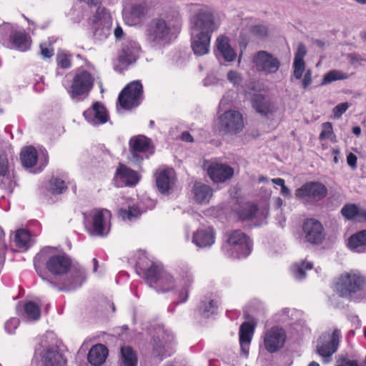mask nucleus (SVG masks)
<instances>
[{
	"instance_id": "nucleus-1",
	"label": "nucleus",
	"mask_w": 366,
	"mask_h": 366,
	"mask_svg": "<svg viewBox=\"0 0 366 366\" xmlns=\"http://www.w3.org/2000/svg\"><path fill=\"white\" fill-rule=\"evenodd\" d=\"M45 262L46 269L55 277H61L69 272V277L64 280L59 290L70 291L81 286L85 279V272L82 269H71V259L64 252L57 251L54 247H46L42 249L34 257V267L39 275L46 280L39 262Z\"/></svg>"
},
{
	"instance_id": "nucleus-2",
	"label": "nucleus",
	"mask_w": 366,
	"mask_h": 366,
	"mask_svg": "<svg viewBox=\"0 0 366 366\" xmlns=\"http://www.w3.org/2000/svg\"><path fill=\"white\" fill-rule=\"evenodd\" d=\"M141 269L146 282L157 292H168L177 288L175 279L161 264L152 262L148 268Z\"/></svg>"
},
{
	"instance_id": "nucleus-3",
	"label": "nucleus",
	"mask_w": 366,
	"mask_h": 366,
	"mask_svg": "<svg viewBox=\"0 0 366 366\" xmlns=\"http://www.w3.org/2000/svg\"><path fill=\"white\" fill-rule=\"evenodd\" d=\"M226 241L222 246L225 255L234 258L247 257L252 252V242L241 230L237 229L225 234Z\"/></svg>"
},
{
	"instance_id": "nucleus-4",
	"label": "nucleus",
	"mask_w": 366,
	"mask_h": 366,
	"mask_svg": "<svg viewBox=\"0 0 366 366\" xmlns=\"http://www.w3.org/2000/svg\"><path fill=\"white\" fill-rule=\"evenodd\" d=\"M95 78L89 71L79 68L77 69L71 80V85L67 89V92L75 102L83 101L86 98L94 87Z\"/></svg>"
},
{
	"instance_id": "nucleus-5",
	"label": "nucleus",
	"mask_w": 366,
	"mask_h": 366,
	"mask_svg": "<svg viewBox=\"0 0 366 366\" xmlns=\"http://www.w3.org/2000/svg\"><path fill=\"white\" fill-rule=\"evenodd\" d=\"M112 214L107 209H93L84 214L86 230L92 236L105 237L110 231L109 220Z\"/></svg>"
},
{
	"instance_id": "nucleus-6",
	"label": "nucleus",
	"mask_w": 366,
	"mask_h": 366,
	"mask_svg": "<svg viewBox=\"0 0 366 366\" xmlns=\"http://www.w3.org/2000/svg\"><path fill=\"white\" fill-rule=\"evenodd\" d=\"M364 282V278L358 271L345 272L338 278L334 290L340 297L350 299L362 289Z\"/></svg>"
},
{
	"instance_id": "nucleus-7",
	"label": "nucleus",
	"mask_w": 366,
	"mask_h": 366,
	"mask_svg": "<svg viewBox=\"0 0 366 366\" xmlns=\"http://www.w3.org/2000/svg\"><path fill=\"white\" fill-rule=\"evenodd\" d=\"M143 99V86L140 81L135 80L128 84L120 92L118 103L122 109H130L138 107Z\"/></svg>"
},
{
	"instance_id": "nucleus-8",
	"label": "nucleus",
	"mask_w": 366,
	"mask_h": 366,
	"mask_svg": "<svg viewBox=\"0 0 366 366\" xmlns=\"http://www.w3.org/2000/svg\"><path fill=\"white\" fill-rule=\"evenodd\" d=\"M171 31V27L162 18L151 20L147 26L145 37L150 44H160L165 41Z\"/></svg>"
},
{
	"instance_id": "nucleus-9",
	"label": "nucleus",
	"mask_w": 366,
	"mask_h": 366,
	"mask_svg": "<svg viewBox=\"0 0 366 366\" xmlns=\"http://www.w3.org/2000/svg\"><path fill=\"white\" fill-rule=\"evenodd\" d=\"M340 337L341 332L338 329H335L331 333L325 332L320 337L317 350L318 354L325 358V362H329L332 355L337 351Z\"/></svg>"
},
{
	"instance_id": "nucleus-10",
	"label": "nucleus",
	"mask_w": 366,
	"mask_h": 366,
	"mask_svg": "<svg viewBox=\"0 0 366 366\" xmlns=\"http://www.w3.org/2000/svg\"><path fill=\"white\" fill-rule=\"evenodd\" d=\"M40 156L41 157H39L37 151L34 147L29 146L21 150L20 159L25 168H32L39 164L38 167L34 171V173H37L42 171L49 161V155L45 149L41 150Z\"/></svg>"
},
{
	"instance_id": "nucleus-11",
	"label": "nucleus",
	"mask_w": 366,
	"mask_h": 366,
	"mask_svg": "<svg viewBox=\"0 0 366 366\" xmlns=\"http://www.w3.org/2000/svg\"><path fill=\"white\" fill-rule=\"evenodd\" d=\"M327 193V189L323 184L311 182L297 189L295 195L297 199L305 202H315L322 199Z\"/></svg>"
},
{
	"instance_id": "nucleus-12",
	"label": "nucleus",
	"mask_w": 366,
	"mask_h": 366,
	"mask_svg": "<svg viewBox=\"0 0 366 366\" xmlns=\"http://www.w3.org/2000/svg\"><path fill=\"white\" fill-rule=\"evenodd\" d=\"M157 333V336L153 337V355L162 360L172 355L169 346L174 342V337L172 332L164 328H159Z\"/></svg>"
},
{
	"instance_id": "nucleus-13",
	"label": "nucleus",
	"mask_w": 366,
	"mask_h": 366,
	"mask_svg": "<svg viewBox=\"0 0 366 366\" xmlns=\"http://www.w3.org/2000/svg\"><path fill=\"white\" fill-rule=\"evenodd\" d=\"M190 24V29L214 31V16L208 7L202 6L192 16Z\"/></svg>"
},
{
	"instance_id": "nucleus-14",
	"label": "nucleus",
	"mask_w": 366,
	"mask_h": 366,
	"mask_svg": "<svg viewBox=\"0 0 366 366\" xmlns=\"http://www.w3.org/2000/svg\"><path fill=\"white\" fill-rule=\"evenodd\" d=\"M286 341L285 330L279 327H272L264 334V346L269 353H274L283 347Z\"/></svg>"
},
{
	"instance_id": "nucleus-15",
	"label": "nucleus",
	"mask_w": 366,
	"mask_h": 366,
	"mask_svg": "<svg viewBox=\"0 0 366 366\" xmlns=\"http://www.w3.org/2000/svg\"><path fill=\"white\" fill-rule=\"evenodd\" d=\"M219 126L225 132H239L244 127L242 116L237 111H227L219 117Z\"/></svg>"
},
{
	"instance_id": "nucleus-16",
	"label": "nucleus",
	"mask_w": 366,
	"mask_h": 366,
	"mask_svg": "<svg viewBox=\"0 0 366 366\" xmlns=\"http://www.w3.org/2000/svg\"><path fill=\"white\" fill-rule=\"evenodd\" d=\"M141 47H122L114 62V69L119 72L127 69L139 58Z\"/></svg>"
},
{
	"instance_id": "nucleus-17",
	"label": "nucleus",
	"mask_w": 366,
	"mask_h": 366,
	"mask_svg": "<svg viewBox=\"0 0 366 366\" xmlns=\"http://www.w3.org/2000/svg\"><path fill=\"white\" fill-rule=\"evenodd\" d=\"M204 167L214 182H224L234 175L233 168L226 164L209 162L204 164Z\"/></svg>"
},
{
	"instance_id": "nucleus-18",
	"label": "nucleus",
	"mask_w": 366,
	"mask_h": 366,
	"mask_svg": "<svg viewBox=\"0 0 366 366\" xmlns=\"http://www.w3.org/2000/svg\"><path fill=\"white\" fill-rule=\"evenodd\" d=\"M129 149L132 155L130 160L139 163L144 159L142 154L151 149L150 139L142 135L133 137L129 140Z\"/></svg>"
},
{
	"instance_id": "nucleus-19",
	"label": "nucleus",
	"mask_w": 366,
	"mask_h": 366,
	"mask_svg": "<svg viewBox=\"0 0 366 366\" xmlns=\"http://www.w3.org/2000/svg\"><path fill=\"white\" fill-rule=\"evenodd\" d=\"M147 8L142 4H134L126 6L123 11V19L128 26H137L142 23L147 14Z\"/></svg>"
},
{
	"instance_id": "nucleus-20",
	"label": "nucleus",
	"mask_w": 366,
	"mask_h": 366,
	"mask_svg": "<svg viewBox=\"0 0 366 366\" xmlns=\"http://www.w3.org/2000/svg\"><path fill=\"white\" fill-rule=\"evenodd\" d=\"M257 69L266 74L275 73L280 66V61L272 54L261 51L254 57Z\"/></svg>"
},
{
	"instance_id": "nucleus-21",
	"label": "nucleus",
	"mask_w": 366,
	"mask_h": 366,
	"mask_svg": "<svg viewBox=\"0 0 366 366\" xmlns=\"http://www.w3.org/2000/svg\"><path fill=\"white\" fill-rule=\"evenodd\" d=\"M139 181V177L137 172L122 164H120L117 167L114 177V182L116 187L134 186Z\"/></svg>"
},
{
	"instance_id": "nucleus-22",
	"label": "nucleus",
	"mask_w": 366,
	"mask_h": 366,
	"mask_svg": "<svg viewBox=\"0 0 366 366\" xmlns=\"http://www.w3.org/2000/svg\"><path fill=\"white\" fill-rule=\"evenodd\" d=\"M305 238L307 242L313 244H320L323 239V227L321 223L314 219H307L302 227Z\"/></svg>"
},
{
	"instance_id": "nucleus-23",
	"label": "nucleus",
	"mask_w": 366,
	"mask_h": 366,
	"mask_svg": "<svg viewBox=\"0 0 366 366\" xmlns=\"http://www.w3.org/2000/svg\"><path fill=\"white\" fill-rule=\"evenodd\" d=\"M85 119L93 125L102 124L107 122L109 115L105 107L97 102L84 112Z\"/></svg>"
},
{
	"instance_id": "nucleus-24",
	"label": "nucleus",
	"mask_w": 366,
	"mask_h": 366,
	"mask_svg": "<svg viewBox=\"0 0 366 366\" xmlns=\"http://www.w3.org/2000/svg\"><path fill=\"white\" fill-rule=\"evenodd\" d=\"M155 175L158 190L162 194L169 193L175 182L174 170L172 169H159Z\"/></svg>"
},
{
	"instance_id": "nucleus-25",
	"label": "nucleus",
	"mask_w": 366,
	"mask_h": 366,
	"mask_svg": "<svg viewBox=\"0 0 366 366\" xmlns=\"http://www.w3.org/2000/svg\"><path fill=\"white\" fill-rule=\"evenodd\" d=\"M214 242V232L211 227L199 229L193 234L192 242L198 247H209Z\"/></svg>"
},
{
	"instance_id": "nucleus-26",
	"label": "nucleus",
	"mask_w": 366,
	"mask_h": 366,
	"mask_svg": "<svg viewBox=\"0 0 366 366\" xmlns=\"http://www.w3.org/2000/svg\"><path fill=\"white\" fill-rule=\"evenodd\" d=\"M42 366H65L66 360L57 347H50L41 354Z\"/></svg>"
},
{
	"instance_id": "nucleus-27",
	"label": "nucleus",
	"mask_w": 366,
	"mask_h": 366,
	"mask_svg": "<svg viewBox=\"0 0 366 366\" xmlns=\"http://www.w3.org/2000/svg\"><path fill=\"white\" fill-rule=\"evenodd\" d=\"M255 322H244L239 328V344L242 353L247 356L249 353V345L254 333Z\"/></svg>"
},
{
	"instance_id": "nucleus-28",
	"label": "nucleus",
	"mask_w": 366,
	"mask_h": 366,
	"mask_svg": "<svg viewBox=\"0 0 366 366\" xmlns=\"http://www.w3.org/2000/svg\"><path fill=\"white\" fill-rule=\"evenodd\" d=\"M194 274L190 268L185 267L179 272V284L182 287L179 292V297L181 302L187 301L189 295V288L194 282Z\"/></svg>"
},
{
	"instance_id": "nucleus-29",
	"label": "nucleus",
	"mask_w": 366,
	"mask_h": 366,
	"mask_svg": "<svg viewBox=\"0 0 366 366\" xmlns=\"http://www.w3.org/2000/svg\"><path fill=\"white\" fill-rule=\"evenodd\" d=\"M107 355V348L102 344H97L94 345L89 351L87 360L91 365L100 366L105 362Z\"/></svg>"
},
{
	"instance_id": "nucleus-30",
	"label": "nucleus",
	"mask_w": 366,
	"mask_h": 366,
	"mask_svg": "<svg viewBox=\"0 0 366 366\" xmlns=\"http://www.w3.org/2000/svg\"><path fill=\"white\" fill-rule=\"evenodd\" d=\"M218 303L219 300L216 296L213 295L205 296L199 302V312L204 317H209L216 313Z\"/></svg>"
},
{
	"instance_id": "nucleus-31",
	"label": "nucleus",
	"mask_w": 366,
	"mask_h": 366,
	"mask_svg": "<svg viewBox=\"0 0 366 366\" xmlns=\"http://www.w3.org/2000/svg\"><path fill=\"white\" fill-rule=\"evenodd\" d=\"M194 199L199 204H207L212 195V188L202 183L196 182L193 187Z\"/></svg>"
},
{
	"instance_id": "nucleus-32",
	"label": "nucleus",
	"mask_w": 366,
	"mask_h": 366,
	"mask_svg": "<svg viewBox=\"0 0 366 366\" xmlns=\"http://www.w3.org/2000/svg\"><path fill=\"white\" fill-rule=\"evenodd\" d=\"M252 104L257 112L262 115L272 113L274 109V105L261 94L254 96Z\"/></svg>"
},
{
	"instance_id": "nucleus-33",
	"label": "nucleus",
	"mask_w": 366,
	"mask_h": 366,
	"mask_svg": "<svg viewBox=\"0 0 366 366\" xmlns=\"http://www.w3.org/2000/svg\"><path fill=\"white\" fill-rule=\"evenodd\" d=\"M347 246L353 252H365V247L366 246V230L360 231L352 235L348 239Z\"/></svg>"
},
{
	"instance_id": "nucleus-34",
	"label": "nucleus",
	"mask_w": 366,
	"mask_h": 366,
	"mask_svg": "<svg viewBox=\"0 0 366 366\" xmlns=\"http://www.w3.org/2000/svg\"><path fill=\"white\" fill-rule=\"evenodd\" d=\"M306 53L305 47H298L295 54L293 62V74L297 79H300L302 76L303 72L305 70L304 56Z\"/></svg>"
},
{
	"instance_id": "nucleus-35",
	"label": "nucleus",
	"mask_w": 366,
	"mask_h": 366,
	"mask_svg": "<svg viewBox=\"0 0 366 366\" xmlns=\"http://www.w3.org/2000/svg\"><path fill=\"white\" fill-rule=\"evenodd\" d=\"M213 31L191 29L192 46H209Z\"/></svg>"
},
{
	"instance_id": "nucleus-36",
	"label": "nucleus",
	"mask_w": 366,
	"mask_h": 366,
	"mask_svg": "<svg viewBox=\"0 0 366 366\" xmlns=\"http://www.w3.org/2000/svg\"><path fill=\"white\" fill-rule=\"evenodd\" d=\"M91 21L94 26H104V22L109 21V25L112 24V16L105 7L99 6L95 14L92 17Z\"/></svg>"
},
{
	"instance_id": "nucleus-37",
	"label": "nucleus",
	"mask_w": 366,
	"mask_h": 366,
	"mask_svg": "<svg viewBox=\"0 0 366 366\" xmlns=\"http://www.w3.org/2000/svg\"><path fill=\"white\" fill-rule=\"evenodd\" d=\"M238 216L242 220H251L257 217L259 212L257 207L252 203L244 204L239 209Z\"/></svg>"
},
{
	"instance_id": "nucleus-38",
	"label": "nucleus",
	"mask_w": 366,
	"mask_h": 366,
	"mask_svg": "<svg viewBox=\"0 0 366 366\" xmlns=\"http://www.w3.org/2000/svg\"><path fill=\"white\" fill-rule=\"evenodd\" d=\"M121 359L124 366H137V353L129 346H124L121 348Z\"/></svg>"
},
{
	"instance_id": "nucleus-39",
	"label": "nucleus",
	"mask_w": 366,
	"mask_h": 366,
	"mask_svg": "<svg viewBox=\"0 0 366 366\" xmlns=\"http://www.w3.org/2000/svg\"><path fill=\"white\" fill-rule=\"evenodd\" d=\"M350 74L341 70L332 69L326 73L322 80V84H329L335 81L347 79Z\"/></svg>"
},
{
	"instance_id": "nucleus-40",
	"label": "nucleus",
	"mask_w": 366,
	"mask_h": 366,
	"mask_svg": "<svg viewBox=\"0 0 366 366\" xmlns=\"http://www.w3.org/2000/svg\"><path fill=\"white\" fill-rule=\"evenodd\" d=\"M14 242L16 246L20 249H27L31 245V235L29 232L24 229H19L16 231Z\"/></svg>"
},
{
	"instance_id": "nucleus-41",
	"label": "nucleus",
	"mask_w": 366,
	"mask_h": 366,
	"mask_svg": "<svg viewBox=\"0 0 366 366\" xmlns=\"http://www.w3.org/2000/svg\"><path fill=\"white\" fill-rule=\"evenodd\" d=\"M312 263L306 261L295 263L292 268L294 277L297 280H303L305 277V272L312 269Z\"/></svg>"
},
{
	"instance_id": "nucleus-42",
	"label": "nucleus",
	"mask_w": 366,
	"mask_h": 366,
	"mask_svg": "<svg viewBox=\"0 0 366 366\" xmlns=\"http://www.w3.org/2000/svg\"><path fill=\"white\" fill-rule=\"evenodd\" d=\"M142 212L143 211L139 207V206L132 205L129 206L128 209H120L119 214L124 220L133 222L138 218Z\"/></svg>"
},
{
	"instance_id": "nucleus-43",
	"label": "nucleus",
	"mask_w": 366,
	"mask_h": 366,
	"mask_svg": "<svg viewBox=\"0 0 366 366\" xmlns=\"http://www.w3.org/2000/svg\"><path fill=\"white\" fill-rule=\"evenodd\" d=\"M11 42L15 46H26L31 43L30 36L24 31H13L10 34Z\"/></svg>"
},
{
	"instance_id": "nucleus-44",
	"label": "nucleus",
	"mask_w": 366,
	"mask_h": 366,
	"mask_svg": "<svg viewBox=\"0 0 366 366\" xmlns=\"http://www.w3.org/2000/svg\"><path fill=\"white\" fill-rule=\"evenodd\" d=\"M214 54L219 59L222 58L227 61H232L237 57V52L233 47H217Z\"/></svg>"
},
{
	"instance_id": "nucleus-45",
	"label": "nucleus",
	"mask_w": 366,
	"mask_h": 366,
	"mask_svg": "<svg viewBox=\"0 0 366 366\" xmlns=\"http://www.w3.org/2000/svg\"><path fill=\"white\" fill-rule=\"evenodd\" d=\"M24 311L29 319L37 320L40 318L41 310L34 302H28L24 305Z\"/></svg>"
},
{
	"instance_id": "nucleus-46",
	"label": "nucleus",
	"mask_w": 366,
	"mask_h": 366,
	"mask_svg": "<svg viewBox=\"0 0 366 366\" xmlns=\"http://www.w3.org/2000/svg\"><path fill=\"white\" fill-rule=\"evenodd\" d=\"M57 65L61 69H69L71 67V55L64 50H60L56 54Z\"/></svg>"
},
{
	"instance_id": "nucleus-47",
	"label": "nucleus",
	"mask_w": 366,
	"mask_h": 366,
	"mask_svg": "<svg viewBox=\"0 0 366 366\" xmlns=\"http://www.w3.org/2000/svg\"><path fill=\"white\" fill-rule=\"evenodd\" d=\"M66 188L64 182L57 177H52L49 181V189L52 194H62Z\"/></svg>"
},
{
	"instance_id": "nucleus-48",
	"label": "nucleus",
	"mask_w": 366,
	"mask_h": 366,
	"mask_svg": "<svg viewBox=\"0 0 366 366\" xmlns=\"http://www.w3.org/2000/svg\"><path fill=\"white\" fill-rule=\"evenodd\" d=\"M249 32L258 39H264L269 36V28L264 24L252 25L249 29Z\"/></svg>"
},
{
	"instance_id": "nucleus-49",
	"label": "nucleus",
	"mask_w": 366,
	"mask_h": 366,
	"mask_svg": "<svg viewBox=\"0 0 366 366\" xmlns=\"http://www.w3.org/2000/svg\"><path fill=\"white\" fill-rule=\"evenodd\" d=\"M360 209L355 204H345L341 209L342 214L347 219L358 218Z\"/></svg>"
},
{
	"instance_id": "nucleus-50",
	"label": "nucleus",
	"mask_w": 366,
	"mask_h": 366,
	"mask_svg": "<svg viewBox=\"0 0 366 366\" xmlns=\"http://www.w3.org/2000/svg\"><path fill=\"white\" fill-rule=\"evenodd\" d=\"M94 36L96 39L102 40L106 39L109 34L111 31L112 25H109V23H107V21L104 22V26H94Z\"/></svg>"
},
{
	"instance_id": "nucleus-51",
	"label": "nucleus",
	"mask_w": 366,
	"mask_h": 366,
	"mask_svg": "<svg viewBox=\"0 0 366 366\" xmlns=\"http://www.w3.org/2000/svg\"><path fill=\"white\" fill-rule=\"evenodd\" d=\"M8 159L4 152L0 151V177L9 178Z\"/></svg>"
},
{
	"instance_id": "nucleus-52",
	"label": "nucleus",
	"mask_w": 366,
	"mask_h": 366,
	"mask_svg": "<svg viewBox=\"0 0 366 366\" xmlns=\"http://www.w3.org/2000/svg\"><path fill=\"white\" fill-rule=\"evenodd\" d=\"M272 182L281 187L280 193L282 196L287 198L292 197L291 190L285 184V180L282 178H274L271 179Z\"/></svg>"
},
{
	"instance_id": "nucleus-53",
	"label": "nucleus",
	"mask_w": 366,
	"mask_h": 366,
	"mask_svg": "<svg viewBox=\"0 0 366 366\" xmlns=\"http://www.w3.org/2000/svg\"><path fill=\"white\" fill-rule=\"evenodd\" d=\"M322 130L320 134V139H330L333 134L332 125L330 122H325L322 125Z\"/></svg>"
},
{
	"instance_id": "nucleus-54",
	"label": "nucleus",
	"mask_w": 366,
	"mask_h": 366,
	"mask_svg": "<svg viewBox=\"0 0 366 366\" xmlns=\"http://www.w3.org/2000/svg\"><path fill=\"white\" fill-rule=\"evenodd\" d=\"M350 107V104L347 102H344L337 104L333 108L332 112L335 119H339Z\"/></svg>"
},
{
	"instance_id": "nucleus-55",
	"label": "nucleus",
	"mask_w": 366,
	"mask_h": 366,
	"mask_svg": "<svg viewBox=\"0 0 366 366\" xmlns=\"http://www.w3.org/2000/svg\"><path fill=\"white\" fill-rule=\"evenodd\" d=\"M19 325V320L16 317H12L6 321L4 327L7 333L13 334Z\"/></svg>"
},
{
	"instance_id": "nucleus-56",
	"label": "nucleus",
	"mask_w": 366,
	"mask_h": 366,
	"mask_svg": "<svg viewBox=\"0 0 366 366\" xmlns=\"http://www.w3.org/2000/svg\"><path fill=\"white\" fill-rule=\"evenodd\" d=\"M227 79L234 85H239L242 81L241 75L237 71L232 70L227 73Z\"/></svg>"
},
{
	"instance_id": "nucleus-57",
	"label": "nucleus",
	"mask_w": 366,
	"mask_h": 366,
	"mask_svg": "<svg viewBox=\"0 0 366 366\" xmlns=\"http://www.w3.org/2000/svg\"><path fill=\"white\" fill-rule=\"evenodd\" d=\"M336 366H359L355 360H350L346 357H341L336 361Z\"/></svg>"
},
{
	"instance_id": "nucleus-58",
	"label": "nucleus",
	"mask_w": 366,
	"mask_h": 366,
	"mask_svg": "<svg viewBox=\"0 0 366 366\" xmlns=\"http://www.w3.org/2000/svg\"><path fill=\"white\" fill-rule=\"evenodd\" d=\"M312 83V71L310 69H307L304 75L302 84L304 88H307Z\"/></svg>"
},
{
	"instance_id": "nucleus-59",
	"label": "nucleus",
	"mask_w": 366,
	"mask_h": 366,
	"mask_svg": "<svg viewBox=\"0 0 366 366\" xmlns=\"http://www.w3.org/2000/svg\"><path fill=\"white\" fill-rule=\"evenodd\" d=\"M194 54L200 56L209 53V47H190Z\"/></svg>"
},
{
	"instance_id": "nucleus-60",
	"label": "nucleus",
	"mask_w": 366,
	"mask_h": 366,
	"mask_svg": "<svg viewBox=\"0 0 366 366\" xmlns=\"http://www.w3.org/2000/svg\"><path fill=\"white\" fill-rule=\"evenodd\" d=\"M229 39L225 35H219L216 40V46H229Z\"/></svg>"
},
{
	"instance_id": "nucleus-61",
	"label": "nucleus",
	"mask_w": 366,
	"mask_h": 366,
	"mask_svg": "<svg viewBox=\"0 0 366 366\" xmlns=\"http://www.w3.org/2000/svg\"><path fill=\"white\" fill-rule=\"evenodd\" d=\"M54 54V49L52 47H41V55L43 58H50Z\"/></svg>"
},
{
	"instance_id": "nucleus-62",
	"label": "nucleus",
	"mask_w": 366,
	"mask_h": 366,
	"mask_svg": "<svg viewBox=\"0 0 366 366\" xmlns=\"http://www.w3.org/2000/svg\"><path fill=\"white\" fill-rule=\"evenodd\" d=\"M172 53L173 54V56H172V59L177 63H178L181 60L182 58L184 59V57H182V56H181L182 51L179 49H177V47H174L172 49Z\"/></svg>"
},
{
	"instance_id": "nucleus-63",
	"label": "nucleus",
	"mask_w": 366,
	"mask_h": 366,
	"mask_svg": "<svg viewBox=\"0 0 366 366\" xmlns=\"http://www.w3.org/2000/svg\"><path fill=\"white\" fill-rule=\"evenodd\" d=\"M347 162L349 166L355 168L357 166V157L353 153H350L347 157Z\"/></svg>"
},
{
	"instance_id": "nucleus-64",
	"label": "nucleus",
	"mask_w": 366,
	"mask_h": 366,
	"mask_svg": "<svg viewBox=\"0 0 366 366\" xmlns=\"http://www.w3.org/2000/svg\"><path fill=\"white\" fill-rule=\"evenodd\" d=\"M116 39H121L124 36V31L121 26H117L114 31Z\"/></svg>"
}]
</instances>
